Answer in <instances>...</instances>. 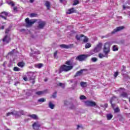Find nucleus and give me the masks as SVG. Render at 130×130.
I'll return each mask as SVG.
<instances>
[{"label": "nucleus", "instance_id": "obj_1", "mask_svg": "<svg viewBox=\"0 0 130 130\" xmlns=\"http://www.w3.org/2000/svg\"><path fill=\"white\" fill-rule=\"evenodd\" d=\"M73 68V67L72 66H68L67 65H62L60 67L59 74L62 73V72H69V71H71Z\"/></svg>", "mask_w": 130, "mask_h": 130}, {"label": "nucleus", "instance_id": "obj_2", "mask_svg": "<svg viewBox=\"0 0 130 130\" xmlns=\"http://www.w3.org/2000/svg\"><path fill=\"white\" fill-rule=\"evenodd\" d=\"M118 100L117 99V98L115 96H113V98H112V99L110 101V103L112 105V107H113V108L114 109V112H115L116 113H117V112L119 111V108H118V107H117L114 109V106H115V105L113 104V103H114V102H117Z\"/></svg>", "mask_w": 130, "mask_h": 130}, {"label": "nucleus", "instance_id": "obj_3", "mask_svg": "<svg viewBox=\"0 0 130 130\" xmlns=\"http://www.w3.org/2000/svg\"><path fill=\"white\" fill-rule=\"evenodd\" d=\"M111 45V42H107L104 45V53L105 54H108L110 52V46Z\"/></svg>", "mask_w": 130, "mask_h": 130}, {"label": "nucleus", "instance_id": "obj_4", "mask_svg": "<svg viewBox=\"0 0 130 130\" xmlns=\"http://www.w3.org/2000/svg\"><path fill=\"white\" fill-rule=\"evenodd\" d=\"M25 114V112H23V111H20V112L14 111L13 112L7 113V116H10V115H15V116H17V115H24Z\"/></svg>", "mask_w": 130, "mask_h": 130}, {"label": "nucleus", "instance_id": "obj_5", "mask_svg": "<svg viewBox=\"0 0 130 130\" xmlns=\"http://www.w3.org/2000/svg\"><path fill=\"white\" fill-rule=\"evenodd\" d=\"M26 27H31L36 22H37L36 19L29 20V18L25 19Z\"/></svg>", "mask_w": 130, "mask_h": 130}, {"label": "nucleus", "instance_id": "obj_6", "mask_svg": "<svg viewBox=\"0 0 130 130\" xmlns=\"http://www.w3.org/2000/svg\"><path fill=\"white\" fill-rule=\"evenodd\" d=\"M76 38L77 40H80V41H83V42L85 43H87L88 41L89 40L87 37H85L83 35H76Z\"/></svg>", "mask_w": 130, "mask_h": 130}, {"label": "nucleus", "instance_id": "obj_7", "mask_svg": "<svg viewBox=\"0 0 130 130\" xmlns=\"http://www.w3.org/2000/svg\"><path fill=\"white\" fill-rule=\"evenodd\" d=\"M102 43H99L96 46V47L94 48L93 50V52L96 53V52H99L102 49Z\"/></svg>", "mask_w": 130, "mask_h": 130}, {"label": "nucleus", "instance_id": "obj_8", "mask_svg": "<svg viewBox=\"0 0 130 130\" xmlns=\"http://www.w3.org/2000/svg\"><path fill=\"white\" fill-rule=\"evenodd\" d=\"M123 29H124V26H123L117 27L111 32V34H115L117 32H119V31H121Z\"/></svg>", "mask_w": 130, "mask_h": 130}, {"label": "nucleus", "instance_id": "obj_9", "mask_svg": "<svg viewBox=\"0 0 130 130\" xmlns=\"http://www.w3.org/2000/svg\"><path fill=\"white\" fill-rule=\"evenodd\" d=\"M3 43L4 44H8L10 41H11V38H10V36L6 35L3 39Z\"/></svg>", "mask_w": 130, "mask_h": 130}, {"label": "nucleus", "instance_id": "obj_10", "mask_svg": "<svg viewBox=\"0 0 130 130\" xmlns=\"http://www.w3.org/2000/svg\"><path fill=\"white\" fill-rule=\"evenodd\" d=\"M39 25L38 26V29H43L44 26H45V22L39 20L38 21Z\"/></svg>", "mask_w": 130, "mask_h": 130}, {"label": "nucleus", "instance_id": "obj_11", "mask_svg": "<svg viewBox=\"0 0 130 130\" xmlns=\"http://www.w3.org/2000/svg\"><path fill=\"white\" fill-rule=\"evenodd\" d=\"M85 105L86 106H96V103L93 101H87L85 102Z\"/></svg>", "mask_w": 130, "mask_h": 130}, {"label": "nucleus", "instance_id": "obj_12", "mask_svg": "<svg viewBox=\"0 0 130 130\" xmlns=\"http://www.w3.org/2000/svg\"><path fill=\"white\" fill-rule=\"evenodd\" d=\"M86 57H87L85 55H80L76 57V59H77V60H79V61H83V60H85V59H86Z\"/></svg>", "mask_w": 130, "mask_h": 130}, {"label": "nucleus", "instance_id": "obj_13", "mask_svg": "<svg viewBox=\"0 0 130 130\" xmlns=\"http://www.w3.org/2000/svg\"><path fill=\"white\" fill-rule=\"evenodd\" d=\"M9 14L8 12H3L0 14V18H2V19H4L5 20H7V16H8Z\"/></svg>", "mask_w": 130, "mask_h": 130}, {"label": "nucleus", "instance_id": "obj_14", "mask_svg": "<svg viewBox=\"0 0 130 130\" xmlns=\"http://www.w3.org/2000/svg\"><path fill=\"white\" fill-rule=\"evenodd\" d=\"M60 47H61V48H66V49H68V48H71V47H72V46H73V45H65V44H62V45H59Z\"/></svg>", "mask_w": 130, "mask_h": 130}, {"label": "nucleus", "instance_id": "obj_15", "mask_svg": "<svg viewBox=\"0 0 130 130\" xmlns=\"http://www.w3.org/2000/svg\"><path fill=\"white\" fill-rule=\"evenodd\" d=\"M75 12H76V10H75V8H72L68 10L66 12V14H67L68 15H70V14H73V13H75Z\"/></svg>", "mask_w": 130, "mask_h": 130}, {"label": "nucleus", "instance_id": "obj_16", "mask_svg": "<svg viewBox=\"0 0 130 130\" xmlns=\"http://www.w3.org/2000/svg\"><path fill=\"white\" fill-rule=\"evenodd\" d=\"M44 5L46 7L47 10H50V2L46 1Z\"/></svg>", "mask_w": 130, "mask_h": 130}, {"label": "nucleus", "instance_id": "obj_17", "mask_svg": "<svg viewBox=\"0 0 130 130\" xmlns=\"http://www.w3.org/2000/svg\"><path fill=\"white\" fill-rule=\"evenodd\" d=\"M99 57L100 58H103V57H108V54H106L105 53V54H103V53H100L99 54Z\"/></svg>", "mask_w": 130, "mask_h": 130}, {"label": "nucleus", "instance_id": "obj_18", "mask_svg": "<svg viewBox=\"0 0 130 130\" xmlns=\"http://www.w3.org/2000/svg\"><path fill=\"white\" fill-rule=\"evenodd\" d=\"M17 66H18L19 68H24V67L25 66V63L23 61H21L18 62Z\"/></svg>", "mask_w": 130, "mask_h": 130}, {"label": "nucleus", "instance_id": "obj_19", "mask_svg": "<svg viewBox=\"0 0 130 130\" xmlns=\"http://www.w3.org/2000/svg\"><path fill=\"white\" fill-rule=\"evenodd\" d=\"M113 116L111 114H107V120H110L112 119Z\"/></svg>", "mask_w": 130, "mask_h": 130}, {"label": "nucleus", "instance_id": "obj_20", "mask_svg": "<svg viewBox=\"0 0 130 130\" xmlns=\"http://www.w3.org/2000/svg\"><path fill=\"white\" fill-rule=\"evenodd\" d=\"M120 96L123 97V98H127V93H126V92H123L121 94Z\"/></svg>", "mask_w": 130, "mask_h": 130}, {"label": "nucleus", "instance_id": "obj_21", "mask_svg": "<svg viewBox=\"0 0 130 130\" xmlns=\"http://www.w3.org/2000/svg\"><path fill=\"white\" fill-rule=\"evenodd\" d=\"M29 117H31V118H32L33 119H37L38 118V116L35 114L32 115H29Z\"/></svg>", "mask_w": 130, "mask_h": 130}, {"label": "nucleus", "instance_id": "obj_22", "mask_svg": "<svg viewBox=\"0 0 130 130\" xmlns=\"http://www.w3.org/2000/svg\"><path fill=\"white\" fill-rule=\"evenodd\" d=\"M6 2L7 3V4H8V5L12 6V7H14V6H15V4H14V2H13L9 1V0H6Z\"/></svg>", "mask_w": 130, "mask_h": 130}, {"label": "nucleus", "instance_id": "obj_23", "mask_svg": "<svg viewBox=\"0 0 130 130\" xmlns=\"http://www.w3.org/2000/svg\"><path fill=\"white\" fill-rule=\"evenodd\" d=\"M49 107L51 108V109H53V108H54V105H53L51 102H50L49 103Z\"/></svg>", "mask_w": 130, "mask_h": 130}, {"label": "nucleus", "instance_id": "obj_24", "mask_svg": "<svg viewBox=\"0 0 130 130\" xmlns=\"http://www.w3.org/2000/svg\"><path fill=\"white\" fill-rule=\"evenodd\" d=\"M83 71H84V70H81L77 72L76 74V76H81V75H82V73H83Z\"/></svg>", "mask_w": 130, "mask_h": 130}, {"label": "nucleus", "instance_id": "obj_25", "mask_svg": "<svg viewBox=\"0 0 130 130\" xmlns=\"http://www.w3.org/2000/svg\"><path fill=\"white\" fill-rule=\"evenodd\" d=\"M36 94H37V95H38L39 96L40 95H42V94H44V91H38L36 93Z\"/></svg>", "mask_w": 130, "mask_h": 130}, {"label": "nucleus", "instance_id": "obj_26", "mask_svg": "<svg viewBox=\"0 0 130 130\" xmlns=\"http://www.w3.org/2000/svg\"><path fill=\"white\" fill-rule=\"evenodd\" d=\"M117 50H118V48L117 47V46L114 45L113 47V51H117Z\"/></svg>", "mask_w": 130, "mask_h": 130}, {"label": "nucleus", "instance_id": "obj_27", "mask_svg": "<svg viewBox=\"0 0 130 130\" xmlns=\"http://www.w3.org/2000/svg\"><path fill=\"white\" fill-rule=\"evenodd\" d=\"M14 71L15 72H20V71H21V69L17 67H15L14 68Z\"/></svg>", "mask_w": 130, "mask_h": 130}, {"label": "nucleus", "instance_id": "obj_28", "mask_svg": "<svg viewBox=\"0 0 130 130\" xmlns=\"http://www.w3.org/2000/svg\"><path fill=\"white\" fill-rule=\"evenodd\" d=\"M38 102H40L41 103H42L43 102H45V100L44 98H41L38 100Z\"/></svg>", "mask_w": 130, "mask_h": 130}, {"label": "nucleus", "instance_id": "obj_29", "mask_svg": "<svg viewBox=\"0 0 130 130\" xmlns=\"http://www.w3.org/2000/svg\"><path fill=\"white\" fill-rule=\"evenodd\" d=\"M42 64L40 63V64H37L36 65V68H37L38 69H41L42 68Z\"/></svg>", "mask_w": 130, "mask_h": 130}, {"label": "nucleus", "instance_id": "obj_30", "mask_svg": "<svg viewBox=\"0 0 130 130\" xmlns=\"http://www.w3.org/2000/svg\"><path fill=\"white\" fill-rule=\"evenodd\" d=\"M30 18H35V17H37V15L35 13H31L30 14Z\"/></svg>", "mask_w": 130, "mask_h": 130}, {"label": "nucleus", "instance_id": "obj_31", "mask_svg": "<svg viewBox=\"0 0 130 130\" xmlns=\"http://www.w3.org/2000/svg\"><path fill=\"white\" fill-rule=\"evenodd\" d=\"M79 4V0H74L73 6H77V5H78Z\"/></svg>", "mask_w": 130, "mask_h": 130}, {"label": "nucleus", "instance_id": "obj_32", "mask_svg": "<svg viewBox=\"0 0 130 130\" xmlns=\"http://www.w3.org/2000/svg\"><path fill=\"white\" fill-rule=\"evenodd\" d=\"M80 85L81 87H86V86H87V83L84 82H81Z\"/></svg>", "mask_w": 130, "mask_h": 130}, {"label": "nucleus", "instance_id": "obj_33", "mask_svg": "<svg viewBox=\"0 0 130 130\" xmlns=\"http://www.w3.org/2000/svg\"><path fill=\"white\" fill-rule=\"evenodd\" d=\"M15 51H16L15 49H13V50H12L11 52H10L8 54L9 55H13V54H14V53L15 52Z\"/></svg>", "mask_w": 130, "mask_h": 130}, {"label": "nucleus", "instance_id": "obj_34", "mask_svg": "<svg viewBox=\"0 0 130 130\" xmlns=\"http://www.w3.org/2000/svg\"><path fill=\"white\" fill-rule=\"evenodd\" d=\"M29 80H30V81H31V83H32V84H34V83H35V81H34V80H35L34 77H30V79H29Z\"/></svg>", "mask_w": 130, "mask_h": 130}, {"label": "nucleus", "instance_id": "obj_35", "mask_svg": "<svg viewBox=\"0 0 130 130\" xmlns=\"http://www.w3.org/2000/svg\"><path fill=\"white\" fill-rule=\"evenodd\" d=\"M126 9H128V10H130V7L125 6V5H123V10H125Z\"/></svg>", "mask_w": 130, "mask_h": 130}, {"label": "nucleus", "instance_id": "obj_36", "mask_svg": "<svg viewBox=\"0 0 130 130\" xmlns=\"http://www.w3.org/2000/svg\"><path fill=\"white\" fill-rule=\"evenodd\" d=\"M91 46V44L89 43H87L85 45V48H90V47Z\"/></svg>", "mask_w": 130, "mask_h": 130}, {"label": "nucleus", "instance_id": "obj_37", "mask_svg": "<svg viewBox=\"0 0 130 130\" xmlns=\"http://www.w3.org/2000/svg\"><path fill=\"white\" fill-rule=\"evenodd\" d=\"M54 58H57V51H56L54 53Z\"/></svg>", "mask_w": 130, "mask_h": 130}, {"label": "nucleus", "instance_id": "obj_38", "mask_svg": "<svg viewBox=\"0 0 130 130\" xmlns=\"http://www.w3.org/2000/svg\"><path fill=\"white\" fill-rule=\"evenodd\" d=\"M80 99L81 100H85V99H86V96L84 95H81Z\"/></svg>", "mask_w": 130, "mask_h": 130}, {"label": "nucleus", "instance_id": "obj_39", "mask_svg": "<svg viewBox=\"0 0 130 130\" xmlns=\"http://www.w3.org/2000/svg\"><path fill=\"white\" fill-rule=\"evenodd\" d=\"M10 31H11V28H7L5 31L6 34H8V33H9V32H10Z\"/></svg>", "mask_w": 130, "mask_h": 130}, {"label": "nucleus", "instance_id": "obj_40", "mask_svg": "<svg viewBox=\"0 0 130 130\" xmlns=\"http://www.w3.org/2000/svg\"><path fill=\"white\" fill-rule=\"evenodd\" d=\"M91 60L93 62H96V61L97 60V58L96 57H93L91 58Z\"/></svg>", "mask_w": 130, "mask_h": 130}, {"label": "nucleus", "instance_id": "obj_41", "mask_svg": "<svg viewBox=\"0 0 130 130\" xmlns=\"http://www.w3.org/2000/svg\"><path fill=\"white\" fill-rule=\"evenodd\" d=\"M70 83H74V84L76 85H77V81L74 80H70Z\"/></svg>", "mask_w": 130, "mask_h": 130}, {"label": "nucleus", "instance_id": "obj_42", "mask_svg": "<svg viewBox=\"0 0 130 130\" xmlns=\"http://www.w3.org/2000/svg\"><path fill=\"white\" fill-rule=\"evenodd\" d=\"M58 86H60V87H62V88H64V84L61 83H59Z\"/></svg>", "mask_w": 130, "mask_h": 130}, {"label": "nucleus", "instance_id": "obj_43", "mask_svg": "<svg viewBox=\"0 0 130 130\" xmlns=\"http://www.w3.org/2000/svg\"><path fill=\"white\" fill-rule=\"evenodd\" d=\"M66 64H68V66H70V65L72 64V61H71L70 60L67 61H66Z\"/></svg>", "mask_w": 130, "mask_h": 130}, {"label": "nucleus", "instance_id": "obj_44", "mask_svg": "<svg viewBox=\"0 0 130 130\" xmlns=\"http://www.w3.org/2000/svg\"><path fill=\"white\" fill-rule=\"evenodd\" d=\"M125 72V67L123 66V69L122 70V73L123 74Z\"/></svg>", "mask_w": 130, "mask_h": 130}, {"label": "nucleus", "instance_id": "obj_45", "mask_svg": "<svg viewBox=\"0 0 130 130\" xmlns=\"http://www.w3.org/2000/svg\"><path fill=\"white\" fill-rule=\"evenodd\" d=\"M53 98H56V92H55L53 95H52Z\"/></svg>", "mask_w": 130, "mask_h": 130}, {"label": "nucleus", "instance_id": "obj_46", "mask_svg": "<svg viewBox=\"0 0 130 130\" xmlns=\"http://www.w3.org/2000/svg\"><path fill=\"white\" fill-rule=\"evenodd\" d=\"M117 76H118V72H115L114 74V77H115V78H116Z\"/></svg>", "mask_w": 130, "mask_h": 130}, {"label": "nucleus", "instance_id": "obj_47", "mask_svg": "<svg viewBox=\"0 0 130 130\" xmlns=\"http://www.w3.org/2000/svg\"><path fill=\"white\" fill-rule=\"evenodd\" d=\"M17 10L18 8H17L16 7L13 8V10L14 12H17Z\"/></svg>", "mask_w": 130, "mask_h": 130}, {"label": "nucleus", "instance_id": "obj_48", "mask_svg": "<svg viewBox=\"0 0 130 130\" xmlns=\"http://www.w3.org/2000/svg\"><path fill=\"white\" fill-rule=\"evenodd\" d=\"M34 53L36 54H40V51H37L34 52Z\"/></svg>", "mask_w": 130, "mask_h": 130}, {"label": "nucleus", "instance_id": "obj_49", "mask_svg": "<svg viewBox=\"0 0 130 130\" xmlns=\"http://www.w3.org/2000/svg\"><path fill=\"white\" fill-rule=\"evenodd\" d=\"M123 90H124V88H120L118 91L121 93V92H123Z\"/></svg>", "mask_w": 130, "mask_h": 130}, {"label": "nucleus", "instance_id": "obj_50", "mask_svg": "<svg viewBox=\"0 0 130 130\" xmlns=\"http://www.w3.org/2000/svg\"><path fill=\"white\" fill-rule=\"evenodd\" d=\"M64 105H68V104H69V102H68L67 101H64Z\"/></svg>", "mask_w": 130, "mask_h": 130}, {"label": "nucleus", "instance_id": "obj_51", "mask_svg": "<svg viewBox=\"0 0 130 130\" xmlns=\"http://www.w3.org/2000/svg\"><path fill=\"white\" fill-rule=\"evenodd\" d=\"M0 29H1L2 30H4V29H5V26H2L0 27Z\"/></svg>", "mask_w": 130, "mask_h": 130}, {"label": "nucleus", "instance_id": "obj_52", "mask_svg": "<svg viewBox=\"0 0 130 130\" xmlns=\"http://www.w3.org/2000/svg\"><path fill=\"white\" fill-rule=\"evenodd\" d=\"M23 80H24V81H28V78L27 77H24Z\"/></svg>", "mask_w": 130, "mask_h": 130}, {"label": "nucleus", "instance_id": "obj_53", "mask_svg": "<svg viewBox=\"0 0 130 130\" xmlns=\"http://www.w3.org/2000/svg\"><path fill=\"white\" fill-rule=\"evenodd\" d=\"M6 64H7L6 61L4 62V63H3V67H6Z\"/></svg>", "mask_w": 130, "mask_h": 130}, {"label": "nucleus", "instance_id": "obj_54", "mask_svg": "<svg viewBox=\"0 0 130 130\" xmlns=\"http://www.w3.org/2000/svg\"><path fill=\"white\" fill-rule=\"evenodd\" d=\"M80 127H81V126L78 125H77V129H79V128H80Z\"/></svg>", "mask_w": 130, "mask_h": 130}, {"label": "nucleus", "instance_id": "obj_55", "mask_svg": "<svg viewBox=\"0 0 130 130\" xmlns=\"http://www.w3.org/2000/svg\"><path fill=\"white\" fill-rule=\"evenodd\" d=\"M128 15H129V17L130 18V11H128Z\"/></svg>", "mask_w": 130, "mask_h": 130}, {"label": "nucleus", "instance_id": "obj_56", "mask_svg": "<svg viewBox=\"0 0 130 130\" xmlns=\"http://www.w3.org/2000/svg\"><path fill=\"white\" fill-rule=\"evenodd\" d=\"M60 3H63V0H59Z\"/></svg>", "mask_w": 130, "mask_h": 130}, {"label": "nucleus", "instance_id": "obj_57", "mask_svg": "<svg viewBox=\"0 0 130 130\" xmlns=\"http://www.w3.org/2000/svg\"><path fill=\"white\" fill-rule=\"evenodd\" d=\"M47 79H45V82H47Z\"/></svg>", "mask_w": 130, "mask_h": 130}, {"label": "nucleus", "instance_id": "obj_58", "mask_svg": "<svg viewBox=\"0 0 130 130\" xmlns=\"http://www.w3.org/2000/svg\"><path fill=\"white\" fill-rule=\"evenodd\" d=\"M106 107H107V104H105Z\"/></svg>", "mask_w": 130, "mask_h": 130}, {"label": "nucleus", "instance_id": "obj_59", "mask_svg": "<svg viewBox=\"0 0 130 130\" xmlns=\"http://www.w3.org/2000/svg\"><path fill=\"white\" fill-rule=\"evenodd\" d=\"M24 29H21V31H24Z\"/></svg>", "mask_w": 130, "mask_h": 130}, {"label": "nucleus", "instance_id": "obj_60", "mask_svg": "<svg viewBox=\"0 0 130 130\" xmlns=\"http://www.w3.org/2000/svg\"><path fill=\"white\" fill-rule=\"evenodd\" d=\"M129 103H130V98L129 99Z\"/></svg>", "mask_w": 130, "mask_h": 130}, {"label": "nucleus", "instance_id": "obj_61", "mask_svg": "<svg viewBox=\"0 0 130 130\" xmlns=\"http://www.w3.org/2000/svg\"><path fill=\"white\" fill-rule=\"evenodd\" d=\"M72 109H74V108H72Z\"/></svg>", "mask_w": 130, "mask_h": 130}]
</instances>
